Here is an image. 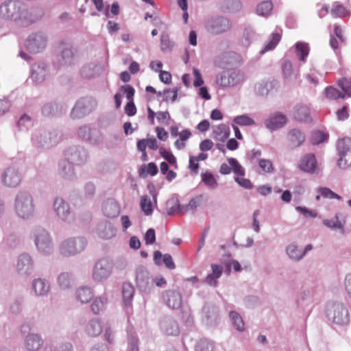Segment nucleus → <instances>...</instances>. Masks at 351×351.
<instances>
[{
    "mask_svg": "<svg viewBox=\"0 0 351 351\" xmlns=\"http://www.w3.org/2000/svg\"><path fill=\"white\" fill-rule=\"evenodd\" d=\"M53 210L56 217L63 222L70 223L74 219L70 204L62 197H56L53 201Z\"/></svg>",
    "mask_w": 351,
    "mask_h": 351,
    "instance_id": "nucleus-13",
    "label": "nucleus"
},
{
    "mask_svg": "<svg viewBox=\"0 0 351 351\" xmlns=\"http://www.w3.org/2000/svg\"><path fill=\"white\" fill-rule=\"evenodd\" d=\"M102 213L108 218H115L119 216L121 208L119 203L112 198L107 199L102 204Z\"/></svg>",
    "mask_w": 351,
    "mask_h": 351,
    "instance_id": "nucleus-27",
    "label": "nucleus"
},
{
    "mask_svg": "<svg viewBox=\"0 0 351 351\" xmlns=\"http://www.w3.org/2000/svg\"><path fill=\"white\" fill-rule=\"evenodd\" d=\"M107 304V295L106 294H103L97 296L93 299L90 305V309L94 314L97 315L106 309Z\"/></svg>",
    "mask_w": 351,
    "mask_h": 351,
    "instance_id": "nucleus-40",
    "label": "nucleus"
},
{
    "mask_svg": "<svg viewBox=\"0 0 351 351\" xmlns=\"http://www.w3.org/2000/svg\"><path fill=\"white\" fill-rule=\"evenodd\" d=\"M134 292V288L132 284L129 282H125L123 284L122 295L123 302L125 306H130L131 304Z\"/></svg>",
    "mask_w": 351,
    "mask_h": 351,
    "instance_id": "nucleus-45",
    "label": "nucleus"
},
{
    "mask_svg": "<svg viewBox=\"0 0 351 351\" xmlns=\"http://www.w3.org/2000/svg\"><path fill=\"white\" fill-rule=\"evenodd\" d=\"M325 93L327 98L330 99H337L344 98L345 95L333 86L327 87L325 89Z\"/></svg>",
    "mask_w": 351,
    "mask_h": 351,
    "instance_id": "nucleus-60",
    "label": "nucleus"
},
{
    "mask_svg": "<svg viewBox=\"0 0 351 351\" xmlns=\"http://www.w3.org/2000/svg\"><path fill=\"white\" fill-rule=\"evenodd\" d=\"M56 282L62 291H68L73 288L75 282V278L73 273L69 271H62L60 273L56 278Z\"/></svg>",
    "mask_w": 351,
    "mask_h": 351,
    "instance_id": "nucleus-26",
    "label": "nucleus"
},
{
    "mask_svg": "<svg viewBox=\"0 0 351 351\" xmlns=\"http://www.w3.org/2000/svg\"><path fill=\"white\" fill-rule=\"evenodd\" d=\"M59 56L61 64H71L75 60L74 49L70 44H62Z\"/></svg>",
    "mask_w": 351,
    "mask_h": 351,
    "instance_id": "nucleus-30",
    "label": "nucleus"
},
{
    "mask_svg": "<svg viewBox=\"0 0 351 351\" xmlns=\"http://www.w3.org/2000/svg\"><path fill=\"white\" fill-rule=\"evenodd\" d=\"M64 159L75 165L85 163L88 160V152L82 146L73 145L64 151Z\"/></svg>",
    "mask_w": 351,
    "mask_h": 351,
    "instance_id": "nucleus-16",
    "label": "nucleus"
},
{
    "mask_svg": "<svg viewBox=\"0 0 351 351\" xmlns=\"http://www.w3.org/2000/svg\"><path fill=\"white\" fill-rule=\"evenodd\" d=\"M159 328L160 331L167 336H178L180 333L178 323L169 315H164L160 319Z\"/></svg>",
    "mask_w": 351,
    "mask_h": 351,
    "instance_id": "nucleus-20",
    "label": "nucleus"
},
{
    "mask_svg": "<svg viewBox=\"0 0 351 351\" xmlns=\"http://www.w3.org/2000/svg\"><path fill=\"white\" fill-rule=\"evenodd\" d=\"M75 298L81 304L89 302L94 296L93 289L88 286H81L75 291Z\"/></svg>",
    "mask_w": 351,
    "mask_h": 351,
    "instance_id": "nucleus-31",
    "label": "nucleus"
},
{
    "mask_svg": "<svg viewBox=\"0 0 351 351\" xmlns=\"http://www.w3.org/2000/svg\"><path fill=\"white\" fill-rule=\"evenodd\" d=\"M32 289L37 297L47 296L51 289L49 281L43 278H36L32 282Z\"/></svg>",
    "mask_w": 351,
    "mask_h": 351,
    "instance_id": "nucleus-25",
    "label": "nucleus"
},
{
    "mask_svg": "<svg viewBox=\"0 0 351 351\" xmlns=\"http://www.w3.org/2000/svg\"><path fill=\"white\" fill-rule=\"evenodd\" d=\"M344 221L339 220V214L337 213L333 219H324L323 224L326 227L336 230L339 229L343 233L344 231Z\"/></svg>",
    "mask_w": 351,
    "mask_h": 351,
    "instance_id": "nucleus-49",
    "label": "nucleus"
},
{
    "mask_svg": "<svg viewBox=\"0 0 351 351\" xmlns=\"http://www.w3.org/2000/svg\"><path fill=\"white\" fill-rule=\"evenodd\" d=\"M230 130L228 126L225 124H220L214 130V138L219 141L224 142L230 136Z\"/></svg>",
    "mask_w": 351,
    "mask_h": 351,
    "instance_id": "nucleus-46",
    "label": "nucleus"
},
{
    "mask_svg": "<svg viewBox=\"0 0 351 351\" xmlns=\"http://www.w3.org/2000/svg\"><path fill=\"white\" fill-rule=\"evenodd\" d=\"M34 261L29 254L24 252L18 256L16 271L19 276L23 278H28L34 272Z\"/></svg>",
    "mask_w": 351,
    "mask_h": 351,
    "instance_id": "nucleus-15",
    "label": "nucleus"
},
{
    "mask_svg": "<svg viewBox=\"0 0 351 351\" xmlns=\"http://www.w3.org/2000/svg\"><path fill=\"white\" fill-rule=\"evenodd\" d=\"M295 53L298 58L304 62L309 53V46L308 43L298 42L295 45Z\"/></svg>",
    "mask_w": 351,
    "mask_h": 351,
    "instance_id": "nucleus-48",
    "label": "nucleus"
},
{
    "mask_svg": "<svg viewBox=\"0 0 351 351\" xmlns=\"http://www.w3.org/2000/svg\"><path fill=\"white\" fill-rule=\"evenodd\" d=\"M77 134L80 138L92 145H99L102 142L100 132L95 128H91L89 125L79 127Z\"/></svg>",
    "mask_w": 351,
    "mask_h": 351,
    "instance_id": "nucleus-17",
    "label": "nucleus"
},
{
    "mask_svg": "<svg viewBox=\"0 0 351 351\" xmlns=\"http://www.w3.org/2000/svg\"><path fill=\"white\" fill-rule=\"evenodd\" d=\"M317 192L319 193L323 197L328 199H341V197L333 192L331 189L328 187H319L317 189Z\"/></svg>",
    "mask_w": 351,
    "mask_h": 351,
    "instance_id": "nucleus-59",
    "label": "nucleus"
},
{
    "mask_svg": "<svg viewBox=\"0 0 351 351\" xmlns=\"http://www.w3.org/2000/svg\"><path fill=\"white\" fill-rule=\"evenodd\" d=\"M339 156L337 165L341 169H347L351 166V138L348 137L339 139L337 143Z\"/></svg>",
    "mask_w": 351,
    "mask_h": 351,
    "instance_id": "nucleus-14",
    "label": "nucleus"
},
{
    "mask_svg": "<svg viewBox=\"0 0 351 351\" xmlns=\"http://www.w3.org/2000/svg\"><path fill=\"white\" fill-rule=\"evenodd\" d=\"M33 125V121L30 116L23 114L17 122V127L21 131H26L29 130Z\"/></svg>",
    "mask_w": 351,
    "mask_h": 351,
    "instance_id": "nucleus-54",
    "label": "nucleus"
},
{
    "mask_svg": "<svg viewBox=\"0 0 351 351\" xmlns=\"http://www.w3.org/2000/svg\"><path fill=\"white\" fill-rule=\"evenodd\" d=\"M23 180V174L20 169L14 165L5 167L0 174V182L5 188L15 189Z\"/></svg>",
    "mask_w": 351,
    "mask_h": 351,
    "instance_id": "nucleus-8",
    "label": "nucleus"
},
{
    "mask_svg": "<svg viewBox=\"0 0 351 351\" xmlns=\"http://www.w3.org/2000/svg\"><path fill=\"white\" fill-rule=\"evenodd\" d=\"M279 86L276 80L260 82L255 84L254 91L259 96H267L269 93L276 91Z\"/></svg>",
    "mask_w": 351,
    "mask_h": 351,
    "instance_id": "nucleus-28",
    "label": "nucleus"
},
{
    "mask_svg": "<svg viewBox=\"0 0 351 351\" xmlns=\"http://www.w3.org/2000/svg\"><path fill=\"white\" fill-rule=\"evenodd\" d=\"M104 71V67L101 64L90 62L82 68V75L86 78H92L101 74Z\"/></svg>",
    "mask_w": 351,
    "mask_h": 351,
    "instance_id": "nucleus-32",
    "label": "nucleus"
},
{
    "mask_svg": "<svg viewBox=\"0 0 351 351\" xmlns=\"http://www.w3.org/2000/svg\"><path fill=\"white\" fill-rule=\"evenodd\" d=\"M114 263L108 257H104L97 260L95 263L91 271L92 280L100 283L108 280L112 273Z\"/></svg>",
    "mask_w": 351,
    "mask_h": 351,
    "instance_id": "nucleus-7",
    "label": "nucleus"
},
{
    "mask_svg": "<svg viewBox=\"0 0 351 351\" xmlns=\"http://www.w3.org/2000/svg\"><path fill=\"white\" fill-rule=\"evenodd\" d=\"M102 331V325L98 318H93L87 323L85 326V332L90 337H97Z\"/></svg>",
    "mask_w": 351,
    "mask_h": 351,
    "instance_id": "nucleus-39",
    "label": "nucleus"
},
{
    "mask_svg": "<svg viewBox=\"0 0 351 351\" xmlns=\"http://www.w3.org/2000/svg\"><path fill=\"white\" fill-rule=\"evenodd\" d=\"M293 115L295 119L302 122H308L311 120L310 110L304 105H296L293 108Z\"/></svg>",
    "mask_w": 351,
    "mask_h": 351,
    "instance_id": "nucleus-38",
    "label": "nucleus"
},
{
    "mask_svg": "<svg viewBox=\"0 0 351 351\" xmlns=\"http://www.w3.org/2000/svg\"><path fill=\"white\" fill-rule=\"evenodd\" d=\"M230 319L232 322L233 326L236 328V329L240 332H242L245 329V324L243 320V318L236 311H232L229 313Z\"/></svg>",
    "mask_w": 351,
    "mask_h": 351,
    "instance_id": "nucleus-53",
    "label": "nucleus"
},
{
    "mask_svg": "<svg viewBox=\"0 0 351 351\" xmlns=\"http://www.w3.org/2000/svg\"><path fill=\"white\" fill-rule=\"evenodd\" d=\"M32 145L41 149H47L56 145L62 140V134L56 130H36L32 134Z\"/></svg>",
    "mask_w": 351,
    "mask_h": 351,
    "instance_id": "nucleus-5",
    "label": "nucleus"
},
{
    "mask_svg": "<svg viewBox=\"0 0 351 351\" xmlns=\"http://www.w3.org/2000/svg\"><path fill=\"white\" fill-rule=\"evenodd\" d=\"M202 180L208 187L215 189L217 186V182L211 173H202L201 175Z\"/></svg>",
    "mask_w": 351,
    "mask_h": 351,
    "instance_id": "nucleus-61",
    "label": "nucleus"
},
{
    "mask_svg": "<svg viewBox=\"0 0 351 351\" xmlns=\"http://www.w3.org/2000/svg\"><path fill=\"white\" fill-rule=\"evenodd\" d=\"M300 168L301 170L308 172L313 173L317 168V161L313 154H307L304 156L300 163Z\"/></svg>",
    "mask_w": 351,
    "mask_h": 351,
    "instance_id": "nucleus-34",
    "label": "nucleus"
},
{
    "mask_svg": "<svg viewBox=\"0 0 351 351\" xmlns=\"http://www.w3.org/2000/svg\"><path fill=\"white\" fill-rule=\"evenodd\" d=\"M47 43V34L42 31H37L29 34L25 40V47L29 53L36 54L45 49Z\"/></svg>",
    "mask_w": 351,
    "mask_h": 351,
    "instance_id": "nucleus-9",
    "label": "nucleus"
},
{
    "mask_svg": "<svg viewBox=\"0 0 351 351\" xmlns=\"http://www.w3.org/2000/svg\"><path fill=\"white\" fill-rule=\"evenodd\" d=\"M325 315L332 323L344 326L350 322V313L347 305L339 301H329L325 306Z\"/></svg>",
    "mask_w": 351,
    "mask_h": 351,
    "instance_id": "nucleus-4",
    "label": "nucleus"
},
{
    "mask_svg": "<svg viewBox=\"0 0 351 351\" xmlns=\"http://www.w3.org/2000/svg\"><path fill=\"white\" fill-rule=\"evenodd\" d=\"M66 108L55 101L45 104L42 108V114L45 116H53L65 112Z\"/></svg>",
    "mask_w": 351,
    "mask_h": 351,
    "instance_id": "nucleus-35",
    "label": "nucleus"
},
{
    "mask_svg": "<svg viewBox=\"0 0 351 351\" xmlns=\"http://www.w3.org/2000/svg\"><path fill=\"white\" fill-rule=\"evenodd\" d=\"M328 136L323 132L315 131L312 133L311 137V143L318 145L327 141Z\"/></svg>",
    "mask_w": 351,
    "mask_h": 351,
    "instance_id": "nucleus-63",
    "label": "nucleus"
},
{
    "mask_svg": "<svg viewBox=\"0 0 351 351\" xmlns=\"http://www.w3.org/2000/svg\"><path fill=\"white\" fill-rule=\"evenodd\" d=\"M242 8L241 2L239 0H223L221 9L229 12H237Z\"/></svg>",
    "mask_w": 351,
    "mask_h": 351,
    "instance_id": "nucleus-50",
    "label": "nucleus"
},
{
    "mask_svg": "<svg viewBox=\"0 0 351 351\" xmlns=\"http://www.w3.org/2000/svg\"><path fill=\"white\" fill-rule=\"evenodd\" d=\"M229 165L231 166L232 171L238 176H244L245 171L244 168L239 163L238 160L234 158H229L227 159Z\"/></svg>",
    "mask_w": 351,
    "mask_h": 351,
    "instance_id": "nucleus-57",
    "label": "nucleus"
},
{
    "mask_svg": "<svg viewBox=\"0 0 351 351\" xmlns=\"http://www.w3.org/2000/svg\"><path fill=\"white\" fill-rule=\"evenodd\" d=\"M287 123L285 115L276 112L270 115L265 121V127L270 130H276L283 127Z\"/></svg>",
    "mask_w": 351,
    "mask_h": 351,
    "instance_id": "nucleus-29",
    "label": "nucleus"
},
{
    "mask_svg": "<svg viewBox=\"0 0 351 351\" xmlns=\"http://www.w3.org/2000/svg\"><path fill=\"white\" fill-rule=\"evenodd\" d=\"M87 246V240L82 236L69 237L63 239L58 245L59 254L64 258H70L81 254Z\"/></svg>",
    "mask_w": 351,
    "mask_h": 351,
    "instance_id": "nucleus-6",
    "label": "nucleus"
},
{
    "mask_svg": "<svg viewBox=\"0 0 351 351\" xmlns=\"http://www.w3.org/2000/svg\"><path fill=\"white\" fill-rule=\"evenodd\" d=\"M206 30L212 35H219L228 32L232 27L230 19L223 16H213L204 25Z\"/></svg>",
    "mask_w": 351,
    "mask_h": 351,
    "instance_id": "nucleus-10",
    "label": "nucleus"
},
{
    "mask_svg": "<svg viewBox=\"0 0 351 351\" xmlns=\"http://www.w3.org/2000/svg\"><path fill=\"white\" fill-rule=\"evenodd\" d=\"M153 276L143 266L136 269V282L138 288L143 292H149L153 288Z\"/></svg>",
    "mask_w": 351,
    "mask_h": 351,
    "instance_id": "nucleus-18",
    "label": "nucleus"
},
{
    "mask_svg": "<svg viewBox=\"0 0 351 351\" xmlns=\"http://www.w3.org/2000/svg\"><path fill=\"white\" fill-rule=\"evenodd\" d=\"M154 262L158 266L161 265L162 262H163L167 268L171 270L176 268V265L171 256L169 254L162 255V253L158 250L154 253Z\"/></svg>",
    "mask_w": 351,
    "mask_h": 351,
    "instance_id": "nucleus-37",
    "label": "nucleus"
},
{
    "mask_svg": "<svg viewBox=\"0 0 351 351\" xmlns=\"http://www.w3.org/2000/svg\"><path fill=\"white\" fill-rule=\"evenodd\" d=\"M219 319V310L211 304H206L202 308V319L208 326H212L217 324Z\"/></svg>",
    "mask_w": 351,
    "mask_h": 351,
    "instance_id": "nucleus-22",
    "label": "nucleus"
},
{
    "mask_svg": "<svg viewBox=\"0 0 351 351\" xmlns=\"http://www.w3.org/2000/svg\"><path fill=\"white\" fill-rule=\"evenodd\" d=\"M182 205H180L177 196L173 195L171 197L165 204V210L168 215H173L176 213L181 215V208Z\"/></svg>",
    "mask_w": 351,
    "mask_h": 351,
    "instance_id": "nucleus-42",
    "label": "nucleus"
},
{
    "mask_svg": "<svg viewBox=\"0 0 351 351\" xmlns=\"http://www.w3.org/2000/svg\"><path fill=\"white\" fill-rule=\"evenodd\" d=\"M99 236L104 239H110L114 237L117 233V229L109 221L100 223L97 228Z\"/></svg>",
    "mask_w": 351,
    "mask_h": 351,
    "instance_id": "nucleus-36",
    "label": "nucleus"
},
{
    "mask_svg": "<svg viewBox=\"0 0 351 351\" xmlns=\"http://www.w3.org/2000/svg\"><path fill=\"white\" fill-rule=\"evenodd\" d=\"M286 253L293 261L298 262L303 258L302 249L295 243H291L287 246Z\"/></svg>",
    "mask_w": 351,
    "mask_h": 351,
    "instance_id": "nucleus-44",
    "label": "nucleus"
},
{
    "mask_svg": "<svg viewBox=\"0 0 351 351\" xmlns=\"http://www.w3.org/2000/svg\"><path fill=\"white\" fill-rule=\"evenodd\" d=\"M13 210L19 219L30 221L36 215V206L33 195L27 191H19L14 196Z\"/></svg>",
    "mask_w": 351,
    "mask_h": 351,
    "instance_id": "nucleus-2",
    "label": "nucleus"
},
{
    "mask_svg": "<svg viewBox=\"0 0 351 351\" xmlns=\"http://www.w3.org/2000/svg\"><path fill=\"white\" fill-rule=\"evenodd\" d=\"M202 199L203 196L199 195L192 198L189 201V204L182 205V208H181V215H184L189 211H191L192 213H194L197 208L202 204Z\"/></svg>",
    "mask_w": 351,
    "mask_h": 351,
    "instance_id": "nucleus-43",
    "label": "nucleus"
},
{
    "mask_svg": "<svg viewBox=\"0 0 351 351\" xmlns=\"http://www.w3.org/2000/svg\"><path fill=\"white\" fill-rule=\"evenodd\" d=\"M213 348L214 345L213 342L206 339L199 340L195 346V351H213Z\"/></svg>",
    "mask_w": 351,
    "mask_h": 351,
    "instance_id": "nucleus-58",
    "label": "nucleus"
},
{
    "mask_svg": "<svg viewBox=\"0 0 351 351\" xmlns=\"http://www.w3.org/2000/svg\"><path fill=\"white\" fill-rule=\"evenodd\" d=\"M97 100L91 97H82L78 99L70 116L72 119H81L93 112L97 107Z\"/></svg>",
    "mask_w": 351,
    "mask_h": 351,
    "instance_id": "nucleus-11",
    "label": "nucleus"
},
{
    "mask_svg": "<svg viewBox=\"0 0 351 351\" xmlns=\"http://www.w3.org/2000/svg\"><path fill=\"white\" fill-rule=\"evenodd\" d=\"M282 72L285 80L289 81L293 77L297 78L298 73L293 69L291 61L285 60L282 66Z\"/></svg>",
    "mask_w": 351,
    "mask_h": 351,
    "instance_id": "nucleus-52",
    "label": "nucleus"
},
{
    "mask_svg": "<svg viewBox=\"0 0 351 351\" xmlns=\"http://www.w3.org/2000/svg\"><path fill=\"white\" fill-rule=\"evenodd\" d=\"M37 252L43 256H50L54 252V243L51 233L42 226L34 227L31 232Z\"/></svg>",
    "mask_w": 351,
    "mask_h": 351,
    "instance_id": "nucleus-3",
    "label": "nucleus"
},
{
    "mask_svg": "<svg viewBox=\"0 0 351 351\" xmlns=\"http://www.w3.org/2000/svg\"><path fill=\"white\" fill-rule=\"evenodd\" d=\"M49 75V66L46 63L38 62L32 64L30 78L34 84H42Z\"/></svg>",
    "mask_w": 351,
    "mask_h": 351,
    "instance_id": "nucleus-19",
    "label": "nucleus"
},
{
    "mask_svg": "<svg viewBox=\"0 0 351 351\" xmlns=\"http://www.w3.org/2000/svg\"><path fill=\"white\" fill-rule=\"evenodd\" d=\"M273 3L271 1H265L260 3L256 7V14L259 16L267 17L271 13Z\"/></svg>",
    "mask_w": 351,
    "mask_h": 351,
    "instance_id": "nucleus-51",
    "label": "nucleus"
},
{
    "mask_svg": "<svg viewBox=\"0 0 351 351\" xmlns=\"http://www.w3.org/2000/svg\"><path fill=\"white\" fill-rule=\"evenodd\" d=\"M43 342L40 335L29 332L25 336L23 345L27 351H39L43 346Z\"/></svg>",
    "mask_w": 351,
    "mask_h": 351,
    "instance_id": "nucleus-23",
    "label": "nucleus"
},
{
    "mask_svg": "<svg viewBox=\"0 0 351 351\" xmlns=\"http://www.w3.org/2000/svg\"><path fill=\"white\" fill-rule=\"evenodd\" d=\"M212 273L207 275L204 279V283L210 287H217L218 284V279L221 276L223 273V268L221 265L217 264L211 265Z\"/></svg>",
    "mask_w": 351,
    "mask_h": 351,
    "instance_id": "nucleus-33",
    "label": "nucleus"
},
{
    "mask_svg": "<svg viewBox=\"0 0 351 351\" xmlns=\"http://www.w3.org/2000/svg\"><path fill=\"white\" fill-rule=\"evenodd\" d=\"M23 301V300L22 298H15L12 302V303L10 304V306H9L10 312L14 315L19 314L22 310Z\"/></svg>",
    "mask_w": 351,
    "mask_h": 351,
    "instance_id": "nucleus-64",
    "label": "nucleus"
},
{
    "mask_svg": "<svg viewBox=\"0 0 351 351\" xmlns=\"http://www.w3.org/2000/svg\"><path fill=\"white\" fill-rule=\"evenodd\" d=\"M338 85L343 91L346 96L351 97V78H342L339 80Z\"/></svg>",
    "mask_w": 351,
    "mask_h": 351,
    "instance_id": "nucleus-62",
    "label": "nucleus"
},
{
    "mask_svg": "<svg viewBox=\"0 0 351 351\" xmlns=\"http://www.w3.org/2000/svg\"><path fill=\"white\" fill-rule=\"evenodd\" d=\"M288 138L290 145L293 147H299L305 140L304 134L299 129L294 128L288 133Z\"/></svg>",
    "mask_w": 351,
    "mask_h": 351,
    "instance_id": "nucleus-41",
    "label": "nucleus"
},
{
    "mask_svg": "<svg viewBox=\"0 0 351 351\" xmlns=\"http://www.w3.org/2000/svg\"><path fill=\"white\" fill-rule=\"evenodd\" d=\"M233 123L240 126H250L256 124L254 119L247 114L237 116L233 119Z\"/></svg>",
    "mask_w": 351,
    "mask_h": 351,
    "instance_id": "nucleus-56",
    "label": "nucleus"
},
{
    "mask_svg": "<svg viewBox=\"0 0 351 351\" xmlns=\"http://www.w3.org/2000/svg\"><path fill=\"white\" fill-rule=\"evenodd\" d=\"M58 172L59 176L66 180L72 181L76 178L73 164L65 159L59 161Z\"/></svg>",
    "mask_w": 351,
    "mask_h": 351,
    "instance_id": "nucleus-24",
    "label": "nucleus"
},
{
    "mask_svg": "<svg viewBox=\"0 0 351 351\" xmlns=\"http://www.w3.org/2000/svg\"><path fill=\"white\" fill-rule=\"evenodd\" d=\"M163 303L169 308L179 309L182 304V295L178 291L167 289L162 293Z\"/></svg>",
    "mask_w": 351,
    "mask_h": 351,
    "instance_id": "nucleus-21",
    "label": "nucleus"
},
{
    "mask_svg": "<svg viewBox=\"0 0 351 351\" xmlns=\"http://www.w3.org/2000/svg\"><path fill=\"white\" fill-rule=\"evenodd\" d=\"M43 16V11L37 7L29 6L21 0H5L0 4V18L27 27L36 23Z\"/></svg>",
    "mask_w": 351,
    "mask_h": 351,
    "instance_id": "nucleus-1",
    "label": "nucleus"
},
{
    "mask_svg": "<svg viewBox=\"0 0 351 351\" xmlns=\"http://www.w3.org/2000/svg\"><path fill=\"white\" fill-rule=\"evenodd\" d=\"M140 206L145 215H151L153 213V204L150 198L147 195L141 197Z\"/></svg>",
    "mask_w": 351,
    "mask_h": 351,
    "instance_id": "nucleus-55",
    "label": "nucleus"
},
{
    "mask_svg": "<svg viewBox=\"0 0 351 351\" xmlns=\"http://www.w3.org/2000/svg\"><path fill=\"white\" fill-rule=\"evenodd\" d=\"M243 73L240 71L226 70L217 74L215 82L217 85L224 88L239 84L243 82Z\"/></svg>",
    "mask_w": 351,
    "mask_h": 351,
    "instance_id": "nucleus-12",
    "label": "nucleus"
},
{
    "mask_svg": "<svg viewBox=\"0 0 351 351\" xmlns=\"http://www.w3.org/2000/svg\"><path fill=\"white\" fill-rule=\"evenodd\" d=\"M281 38V35L279 32H274L271 34L269 40L265 43L264 47L261 50V54L265 53L268 51L273 50Z\"/></svg>",
    "mask_w": 351,
    "mask_h": 351,
    "instance_id": "nucleus-47",
    "label": "nucleus"
}]
</instances>
